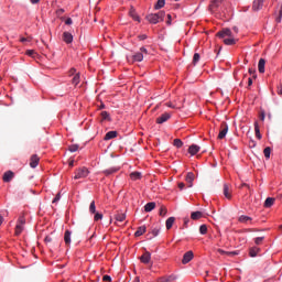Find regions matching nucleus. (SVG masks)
I'll return each instance as SVG.
<instances>
[{"label": "nucleus", "mask_w": 282, "mask_h": 282, "mask_svg": "<svg viewBox=\"0 0 282 282\" xmlns=\"http://www.w3.org/2000/svg\"><path fill=\"white\" fill-rule=\"evenodd\" d=\"M64 13H65V9H58L56 11L57 17H61V14H64Z\"/></svg>", "instance_id": "nucleus-53"}, {"label": "nucleus", "mask_w": 282, "mask_h": 282, "mask_svg": "<svg viewBox=\"0 0 282 282\" xmlns=\"http://www.w3.org/2000/svg\"><path fill=\"white\" fill-rule=\"evenodd\" d=\"M61 200V193H58L55 198L53 199V204H56L57 202Z\"/></svg>", "instance_id": "nucleus-51"}, {"label": "nucleus", "mask_w": 282, "mask_h": 282, "mask_svg": "<svg viewBox=\"0 0 282 282\" xmlns=\"http://www.w3.org/2000/svg\"><path fill=\"white\" fill-rule=\"evenodd\" d=\"M26 56H30L31 58H36V51L35 50H28Z\"/></svg>", "instance_id": "nucleus-41"}, {"label": "nucleus", "mask_w": 282, "mask_h": 282, "mask_svg": "<svg viewBox=\"0 0 282 282\" xmlns=\"http://www.w3.org/2000/svg\"><path fill=\"white\" fill-rule=\"evenodd\" d=\"M133 282H140V276H135Z\"/></svg>", "instance_id": "nucleus-64"}, {"label": "nucleus", "mask_w": 282, "mask_h": 282, "mask_svg": "<svg viewBox=\"0 0 282 282\" xmlns=\"http://www.w3.org/2000/svg\"><path fill=\"white\" fill-rule=\"evenodd\" d=\"M194 257L195 256L193 254V251L185 252L183 256V259H182L183 265H186V263H191V261H193Z\"/></svg>", "instance_id": "nucleus-4"}, {"label": "nucleus", "mask_w": 282, "mask_h": 282, "mask_svg": "<svg viewBox=\"0 0 282 282\" xmlns=\"http://www.w3.org/2000/svg\"><path fill=\"white\" fill-rule=\"evenodd\" d=\"M65 23H66V25H72V23H74V22L72 21V18H67Z\"/></svg>", "instance_id": "nucleus-57"}, {"label": "nucleus", "mask_w": 282, "mask_h": 282, "mask_svg": "<svg viewBox=\"0 0 282 282\" xmlns=\"http://www.w3.org/2000/svg\"><path fill=\"white\" fill-rule=\"evenodd\" d=\"M144 232H147V227L145 226H141L134 232V237H142V235H144Z\"/></svg>", "instance_id": "nucleus-25"}, {"label": "nucleus", "mask_w": 282, "mask_h": 282, "mask_svg": "<svg viewBox=\"0 0 282 282\" xmlns=\"http://www.w3.org/2000/svg\"><path fill=\"white\" fill-rule=\"evenodd\" d=\"M254 131H256V137L258 140H261V130L259 129V122H254Z\"/></svg>", "instance_id": "nucleus-33"}, {"label": "nucleus", "mask_w": 282, "mask_h": 282, "mask_svg": "<svg viewBox=\"0 0 282 282\" xmlns=\"http://www.w3.org/2000/svg\"><path fill=\"white\" fill-rule=\"evenodd\" d=\"M18 224H20L21 226H25V216H20L18 219Z\"/></svg>", "instance_id": "nucleus-47"}, {"label": "nucleus", "mask_w": 282, "mask_h": 282, "mask_svg": "<svg viewBox=\"0 0 282 282\" xmlns=\"http://www.w3.org/2000/svg\"><path fill=\"white\" fill-rule=\"evenodd\" d=\"M199 232L200 235H206V232H208V227L206 225H202L199 227Z\"/></svg>", "instance_id": "nucleus-44"}, {"label": "nucleus", "mask_w": 282, "mask_h": 282, "mask_svg": "<svg viewBox=\"0 0 282 282\" xmlns=\"http://www.w3.org/2000/svg\"><path fill=\"white\" fill-rule=\"evenodd\" d=\"M177 281V275L171 274L159 279V282H173Z\"/></svg>", "instance_id": "nucleus-12"}, {"label": "nucleus", "mask_w": 282, "mask_h": 282, "mask_svg": "<svg viewBox=\"0 0 282 282\" xmlns=\"http://www.w3.org/2000/svg\"><path fill=\"white\" fill-rule=\"evenodd\" d=\"M129 15L131 17V19H133V21L140 22V15H138V13L135 12V9L131 8Z\"/></svg>", "instance_id": "nucleus-24"}, {"label": "nucleus", "mask_w": 282, "mask_h": 282, "mask_svg": "<svg viewBox=\"0 0 282 282\" xmlns=\"http://www.w3.org/2000/svg\"><path fill=\"white\" fill-rule=\"evenodd\" d=\"M44 241H46V243L52 242V237L47 236V237L44 239Z\"/></svg>", "instance_id": "nucleus-61"}, {"label": "nucleus", "mask_w": 282, "mask_h": 282, "mask_svg": "<svg viewBox=\"0 0 282 282\" xmlns=\"http://www.w3.org/2000/svg\"><path fill=\"white\" fill-rule=\"evenodd\" d=\"M274 206V198L268 197L264 202V208H272Z\"/></svg>", "instance_id": "nucleus-28"}, {"label": "nucleus", "mask_w": 282, "mask_h": 282, "mask_svg": "<svg viewBox=\"0 0 282 282\" xmlns=\"http://www.w3.org/2000/svg\"><path fill=\"white\" fill-rule=\"evenodd\" d=\"M199 145L197 144H192L189 148H188V153L191 155H197V153H199Z\"/></svg>", "instance_id": "nucleus-17"}, {"label": "nucleus", "mask_w": 282, "mask_h": 282, "mask_svg": "<svg viewBox=\"0 0 282 282\" xmlns=\"http://www.w3.org/2000/svg\"><path fill=\"white\" fill-rule=\"evenodd\" d=\"M89 213H91V215L96 214V202L93 200L89 205Z\"/></svg>", "instance_id": "nucleus-40"}, {"label": "nucleus", "mask_w": 282, "mask_h": 282, "mask_svg": "<svg viewBox=\"0 0 282 282\" xmlns=\"http://www.w3.org/2000/svg\"><path fill=\"white\" fill-rule=\"evenodd\" d=\"M263 239H265V237H257L254 239L256 246H261V243H263Z\"/></svg>", "instance_id": "nucleus-46"}, {"label": "nucleus", "mask_w": 282, "mask_h": 282, "mask_svg": "<svg viewBox=\"0 0 282 282\" xmlns=\"http://www.w3.org/2000/svg\"><path fill=\"white\" fill-rule=\"evenodd\" d=\"M140 53L141 54H149V51L144 47V46H142L141 48H140Z\"/></svg>", "instance_id": "nucleus-52"}, {"label": "nucleus", "mask_w": 282, "mask_h": 282, "mask_svg": "<svg viewBox=\"0 0 282 282\" xmlns=\"http://www.w3.org/2000/svg\"><path fill=\"white\" fill-rule=\"evenodd\" d=\"M100 219H102V214H100V213H95L94 220H95V221H100Z\"/></svg>", "instance_id": "nucleus-49"}, {"label": "nucleus", "mask_w": 282, "mask_h": 282, "mask_svg": "<svg viewBox=\"0 0 282 282\" xmlns=\"http://www.w3.org/2000/svg\"><path fill=\"white\" fill-rule=\"evenodd\" d=\"M227 133H228V124H226V122H223L220 126L218 140H224V138H226Z\"/></svg>", "instance_id": "nucleus-3"}, {"label": "nucleus", "mask_w": 282, "mask_h": 282, "mask_svg": "<svg viewBox=\"0 0 282 282\" xmlns=\"http://www.w3.org/2000/svg\"><path fill=\"white\" fill-rule=\"evenodd\" d=\"M173 144L176 147V149H182V147H184V142H182L180 139H174Z\"/></svg>", "instance_id": "nucleus-39"}, {"label": "nucleus", "mask_w": 282, "mask_h": 282, "mask_svg": "<svg viewBox=\"0 0 282 282\" xmlns=\"http://www.w3.org/2000/svg\"><path fill=\"white\" fill-rule=\"evenodd\" d=\"M62 39L64 43H72L74 41V35L69 32H64Z\"/></svg>", "instance_id": "nucleus-14"}, {"label": "nucleus", "mask_w": 282, "mask_h": 282, "mask_svg": "<svg viewBox=\"0 0 282 282\" xmlns=\"http://www.w3.org/2000/svg\"><path fill=\"white\" fill-rule=\"evenodd\" d=\"M102 281L111 282V278L109 275H104Z\"/></svg>", "instance_id": "nucleus-55"}, {"label": "nucleus", "mask_w": 282, "mask_h": 282, "mask_svg": "<svg viewBox=\"0 0 282 282\" xmlns=\"http://www.w3.org/2000/svg\"><path fill=\"white\" fill-rule=\"evenodd\" d=\"M164 17H166V13L164 11H160L159 13H151L147 15V20L149 23L156 24L160 23V21H164Z\"/></svg>", "instance_id": "nucleus-1"}, {"label": "nucleus", "mask_w": 282, "mask_h": 282, "mask_svg": "<svg viewBox=\"0 0 282 282\" xmlns=\"http://www.w3.org/2000/svg\"><path fill=\"white\" fill-rule=\"evenodd\" d=\"M141 263H150L151 261V252L145 251L141 257H140Z\"/></svg>", "instance_id": "nucleus-13"}, {"label": "nucleus", "mask_w": 282, "mask_h": 282, "mask_svg": "<svg viewBox=\"0 0 282 282\" xmlns=\"http://www.w3.org/2000/svg\"><path fill=\"white\" fill-rule=\"evenodd\" d=\"M23 226L24 225H21L19 223H17V226H15V235L19 237V235H21V232H23Z\"/></svg>", "instance_id": "nucleus-37"}, {"label": "nucleus", "mask_w": 282, "mask_h": 282, "mask_svg": "<svg viewBox=\"0 0 282 282\" xmlns=\"http://www.w3.org/2000/svg\"><path fill=\"white\" fill-rule=\"evenodd\" d=\"M64 241H65L66 246H69V243H72V231H69V230L65 231Z\"/></svg>", "instance_id": "nucleus-21"}, {"label": "nucleus", "mask_w": 282, "mask_h": 282, "mask_svg": "<svg viewBox=\"0 0 282 282\" xmlns=\"http://www.w3.org/2000/svg\"><path fill=\"white\" fill-rule=\"evenodd\" d=\"M238 221L240 224H248V221H252V217L250 216H246V215H241L239 218H238Z\"/></svg>", "instance_id": "nucleus-23"}, {"label": "nucleus", "mask_w": 282, "mask_h": 282, "mask_svg": "<svg viewBox=\"0 0 282 282\" xmlns=\"http://www.w3.org/2000/svg\"><path fill=\"white\" fill-rule=\"evenodd\" d=\"M185 187H186V184H184V183H178V188H180V191H184Z\"/></svg>", "instance_id": "nucleus-56"}, {"label": "nucleus", "mask_w": 282, "mask_h": 282, "mask_svg": "<svg viewBox=\"0 0 282 282\" xmlns=\"http://www.w3.org/2000/svg\"><path fill=\"white\" fill-rule=\"evenodd\" d=\"M199 53H195L193 57V65H197V63H199Z\"/></svg>", "instance_id": "nucleus-45"}, {"label": "nucleus", "mask_w": 282, "mask_h": 282, "mask_svg": "<svg viewBox=\"0 0 282 282\" xmlns=\"http://www.w3.org/2000/svg\"><path fill=\"white\" fill-rule=\"evenodd\" d=\"M20 42H21V43H28V42H30V39H28V37H21V39H20Z\"/></svg>", "instance_id": "nucleus-58"}, {"label": "nucleus", "mask_w": 282, "mask_h": 282, "mask_svg": "<svg viewBox=\"0 0 282 282\" xmlns=\"http://www.w3.org/2000/svg\"><path fill=\"white\" fill-rule=\"evenodd\" d=\"M101 119H102V120H110V119H109V112H107V111H101Z\"/></svg>", "instance_id": "nucleus-48"}, {"label": "nucleus", "mask_w": 282, "mask_h": 282, "mask_svg": "<svg viewBox=\"0 0 282 282\" xmlns=\"http://www.w3.org/2000/svg\"><path fill=\"white\" fill-rule=\"evenodd\" d=\"M154 209H155V203H153V202L148 203V204H145V206H144L145 213H151V210H154Z\"/></svg>", "instance_id": "nucleus-30"}, {"label": "nucleus", "mask_w": 282, "mask_h": 282, "mask_svg": "<svg viewBox=\"0 0 282 282\" xmlns=\"http://www.w3.org/2000/svg\"><path fill=\"white\" fill-rule=\"evenodd\" d=\"M132 61H134L135 63H142L144 61V54H142L141 52L135 53L132 56Z\"/></svg>", "instance_id": "nucleus-18"}, {"label": "nucleus", "mask_w": 282, "mask_h": 282, "mask_svg": "<svg viewBox=\"0 0 282 282\" xmlns=\"http://www.w3.org/2000/svg\"><path fill=\"white\" fill-rule=\"evenodd\" d=\"M39 162H41V159L39 158V155L33 154L30 159L31 169H36L39 166Z\"/></svg>", "instance_id": "nucleus-8"}, {"label": "nucleus", "mask_w": 282, "mask_h": 282, "mask_svg": "<svg viewBox=\"0 0 282 282\" xmlns=\"http://www.w3.org/2000/svg\"><path fill=\"white\" fill-rule=\"evenodd\" d=\"M115 219L117 221H124V219H127V215L123 214V213H118L116 216H115Z\"/></svg>", "instance_id": "nucleus-32"}, {"label": "nucleus", "mask_w": 282, "mask_h": 282, "mask_svg": "<svg viewBox=\"0 0 282 282\" xmlns=\"http://www.w3.org/2000/svg\"><path fill=\"white\" fill-rule=\"evenodd\" d=\"M174 224H175V217L167 218L165 221L166 230H171Z\"/></svg>", "instance_id": "nucleus-22"}, {"label": "nucleus", "mask_w": 282, "mask_h": 282, "mask_svg": "<svg viewBox=\"0 0 282 282\" xmlns=\"http://www.w3.org/2000/svg\"><path fill=\"white\" fill-rule=\"evenodd\" d=\"M263 1L264 0H254L253 4H252V10L254 12H259V10H261L263 8Z\"/></svg>", "instance_id": "nucleus-10"}, {"label": "nucleus", "mask_w": 282, "mask_h": 282, "mask_svg": "<svg viewBox=\"0 0 282 282\" xmlns=\"http://www.w3.org/2000/svg\"><path fill=\"white\" fill-rule=\"evenodd\" d=\"M166 213H167L166 207H165V206H161V207H160L159 215H160L161 217H165Z\"/></svg>", "instance_id": "nucleus-43"}, {"label": "nucleus", "mask_w": 282, "mask_h": 282, "mask_svg": "<svg viewBox=\"0 0 282 282\" xmlns=\"http://www.w3.org/2000/svg\"><path fill=\"white\" fill-rule=\"evenodd\" d=\"M216 36H218V39H226V36L230 37L232 36V31H230V29H223Z\"/></svg>", "instance_id": "nucleus-5"}, {"label": "nucleus", "mask_w": 282, "mask_h": 282, "mask_svg": "<svg viewBox=\"0 0 282 282\" xmlns=\"http://www.w3.org/2000/svg\"><path fill=\"white\" fill-rule=\"evenodd\" d=\"M282 15L279 14V17L275 19L276 23H281Z\"/></svg>", "instance_id": "nucleus-62"}, {"label": "nucleus", "mask_w": 282, "mask_h": 282, "mask_svg": "<svg viewBox=\"0 0 282 282\" xmlns=\"http://www.w3.org/2000/svg\"><path fill=\"white\" fill-rule=\"evenodd\" d=\"M185 181L188 184V188H193V182H195V174L193 172H188Z\"/></svg>", "instance_id": "nucleus-9"}, {"label": "nucleus", "mask_w": 282, "mask_h": 282, "mask_svg": "<svg viewBox=\"0 0 282 282\" xmlns=\"http://www.w3.org/2000/svg\"><path fill=\"white\" fill-rule=\"evenodd\" d=\"M138 39H139V41H145L147 35L145 34L139 35Z\"/></svg>", "instance_id": "nucleus-59"}, {"label": "nucleus", "mask_w": 282, "mask_h": 282, "mask_svg": "<svg viewBox=\"0 0 282 282\" xmlns=\"http://www.w3.org/2000/svg\"><path fill=\"white\" fill-rule=\"evenodd\" d=\"M280 17H282V3H280V11H279Z\"/></svg>", "instance_id": "nucleus-63"}, {"label": "nucleus", "mask_w": 282, "mask_h": 282, "mask_svg": "<svg viewBox=\"0 0 282 282\" xmlns=\"http://www.w3.org/2000/svg\"><path fill=\"white\" fill-rule=\"evenodd\" d=\"M105 175H113V173H118V167H110L104 171Z\"/></svg>", "instance_id": "nucleus-35"}, {"label": "nucleus", "mask_w": 282, "mask_h": 282, "mask_svg": "<svg viewBox=\"0 0 282 282\" xmlns=\"http://www.w3.org/2000/svg\"><path fill=\"white\" fill-rule=\"evenodd\" d=\"M169 120H171V113L164 112L156 119V123L164 124V122H167Z\"/></svg>", "instance_id": "nucleus-6"}, {"label": "nucleus", "mask_w": 282, "mask_h": 282, "mask_svg": "<svg viewBox=\"0 0 282 282\" xmlns=\"http://www.w3.org/2000/svg\"><path fill=\"white\" fill-rule=\"evenodd\" d=\"M259 252H261V249L259 247H253L249 250V256L254 258L257 254H259Z\"/></svg>", "instance_id": "nucleus-26"}, {"label": "nucleus", "mask_w": 282, "mask_h": 282, "mask_svg": "<svg viewBox=\"0 0 282 282\" xmlns=\"http://www.w3.org/2000/svg\"><path fill=\"white\" fill-rule=\"evenodd\" d=\"M224 43L225 45H235L237 43V40L235 39L234 35H231L229 37H225Z\"/></svg>", "instance_id": "nucleus-20"}, {"label": "nucleus", "mask_w": 282, "mask_h": 282, "mask_svg": "<svg viewBox=\"0 0 282 282\" xmlns=\"http://www.w3.org/2000/svg\"><path fill=\"white\" fill-rule=\"evenodd\" d=\"M166 6V0H158L156 4L154 6L155 10H160Z\"/></svg>", "instance_id": "nucleus-31"}, {"label": "nucleus", "mask_w": 282, "mask_h": 282, "mask_svg": "<svg viewBox=\"0 0 282 282\" xmlns=\"http://www.w3.org/2000/svg\"><path fill=\"white\" fill-rule=\"evenodd\" d=\"M258 70L260 74H265V59L264 58H260V61L258 63Z\"/></svg>", "instance_id": "nucleus-16"}, {"label": "nucleus", "mask_w": 282, "mask_h": 282, "mask_svg": "<svg viewBox=\"0 0 282 282\" xmlns=\"http://www.w3.org/2000/svg\"><path fill=\"white\" fill-rule=\"evenodd\" d=\"M89 175V170L87 167H79L75 171L74 180H85Z\"/></svg>", "instance_id": "nucleus-2"}, {"label": "nucleus", "mask_w": 282, "mask_h": 282, "mask_svg": "<svg viewBox=\"0 0 282 282\" xmlns=\"http://www.w3.org/2000/svg\"><path fill=\"white\" fill-rule=\"evenodd\" d=\"M249 74L253 75V78H257L254 68H249Z\"/></svg>", "instance_id": "nucleus-54"}, {"label": "nucleus", "mask_w": 282, "mask_h": 282, "mask_svg": "<svg viewBox=\"0 0 282 282\" xmlns=\"http://www.w3.org/2000/svg\"><path fill=\"white\" fill-rule=\"evenodd\" d=\"M217 252H219V254H227V257L237 256V251H225L224 249H218Z\"/></svg>", "instance_id": "nucleus-27"}, {"label": "nucleus", "mask_w": 282, "mask_h": 282, "mask_svg": "<svg viewBox=\"0 0 282 282\" xmlns=\"http://www.w3.org/2000/svg\"><path fill=\"white\" fill-rule=\"evenodd\" d=\"M78 149H79L78 144H72L69 145L68 151H70V153H76Z\"/></svg>", "instance_id": "nucleus-42"}, {"label": "nucleus", "mask_w": 282, "mask_h": 282, "mask_svg": "<svg viewBox=\"0 0 282 282\" xmlns=\"http://www.w3.org/2000/svg\"><path fill=\"white\" fill-rule=\"evenodd\" d=\"M73 85H75V87L80 83V73H77L73 79H72Z\"/></svg>", "instance_id": "nucleus-36"}, {"label": "nucleus", "mask_w": 282, "mask_h": 282, "mask_svg": "<svg viewBox=\"0 0 282 282\" xmlns=\"http://www.w3.org/2000/svg\"><path fill=\"white\" fill-rule=\"evenodd\" d=\"M278 94L279 96H282V84L278 87Z\"/></svg>", "instance_id": "nucleus-60"}, {"label": "nucleus", "mask_w": 282, "mask_h": 282, "mask_svg": "<svg viewBox=\"0 0 282 282\" xmlns=\"http://www.w3.org/2000/svg\"><path fill=\"white\" fill-rule=\"evenodd\" d=\"M223 193L227 199L232 198V187H230V185L224 184Z\"/></svg>", "instance_id": "nucleus-7"}, {"label": "nucleus", "mask_w": 282, "mask_h": 282, "mask_svg": "<svg viewBox=\"0 0 282 282\" xmlns=\"http://www.w3.org/2000/svg\"><path fill=\"white\" fill-rule=\"evenodd\" d=\"M224 0H212L210 4H209V10L212 12H215V10H217V8H219V6L223 3Z\"/></svg>", "instance_id": "nucleus-11"}, {"label": "nucleus", "mask_w": 282, "mask_h": 282, "mask_svg": "<svg viewBox=\"0 0 282 282\" xmlns=\"http://www.w3.org/2000/svg\"><path fill=\"white\" fill-rule=\"evenodd\" d=\"M14 178V172L12 171H7L4 174H3V182H12V180Z\"/></svg>", "instance_id": "nucleus-15"}, {"label": "nucleus", "mask_w": 282, "mask_h": 282, "mask_svg": "<svg viewBox=\"0 0 282 282\" xmlns=\"http://www.w3.org/2000/svg\"><path fill=\"white\" fill-rule=\"evenodd\" d=\"M263 153H264V158L267 160H270V154L272 153V149L270 147H267L264 150H263Z\"/></svg>", "instance_id": "nucleus-38"}, {"label": "nucleus", "mask_w": 282, "mask_h": 282, "mask_svg": "<svg viewBox=\"0 0 282 282\" xmlns=\"http://www.w3.org/2000/svg\"><path fill=\"white\" fill-rule=\"evenodd\" d=\"M202 217H203L202 212H194L191 215V218L194 219V220L202 219Z\"/></svg>", "instance_id": "nucleus-34"}, {"label": "nucleus", "mask_w": 282, "mask_h": 282, "mask_svg": "<svg viewBox=\"0 0 282 282\" xmlns=\"http://www.w3.org/2000/svg\"><path fill=\"white\" fill-rule=\"evenodd\" d=\"M130 178H131L133 182H135V181H138V180H141V178H142V173H140V172H132V173L130 174Z\"/></svg>", "instance_id": "nucleus-29"}, {"label": "nucleus", "mask_w": 282, "mask_h": 282, "mask_svg": "<svg viewBox=\"0 0 282 282\" xmlns=\"http://www.w3.org/2000/svg\"><path fill=\"white\" fill-rule=\"evenodd\" d=\"M113 138H118V131L107 132L104 140H113Z\"/></svg>", "instance_id": "nucleus-19"}, {"label": "nucleus", "mask_w": 282, "mask_h": 282, "mask_svg": "<svg viewBox=\"0 0 282 282\" xmlns=\"http://www.w3.org/2000/svg\"><path fill=\"white\" fill-rule=\"evenodd\" d=\"M151 232H152V237H158L160 235V229L154 228V229H152Z\"/></svg>", "instance_id": "nucleus-50"}]
</instances>
